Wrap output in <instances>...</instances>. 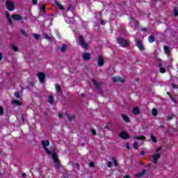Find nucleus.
I'll list each match as a JSON object with an SVG mask.
<instances>
[{"label": "nucleus", "instance_id": "7", "mask_svg": "<svg viewBox=\"0 0 178 178\" xmlns=\"http://www.w3.org/2000/svg\"><path fill=\"white\" fill-rule=\"evenodd\" d=\"M37 76H38L40 83H42L45 81V74H44V72H40L38 73Z\"/></svg>", "mask_w": 178, "mask_h": 178}, {"label": "nucleus", "instance_id": "28", "mask_svg": "<svg viewBox=\"0 0 178 178\" xmlns=\"http://www.w3.org/2000/svg\"><path fill=\"white\" fill-rule=\"evenodd\" d=\"M134 138L135 139V140H145V136H134Z\"/></svg>", "mask_w": 178, "mask_h": 178}, {"label": "nucleus", "instance_id": "22", "mask_svg": "<svg viewBox=\"0 0 178 178\" xmlns=\"http://www.w3.org/2000/svg\"><path fill=\"white\" fill-rule=\"evenodd\" d=\"M164 51H165V54L167 55V56H170V53L169 51V47L168 46H164Z\"/></svg>", "mask_w": 178, "mask_h": 178}, {"label": "nucleus", "instance_id": "5", "mask_svg": "<svg viewBox=\"0 0 178 178\" xmlns=\"http://www.w3.org/2000/svg\"><path fill=\"white\" fill-rule=\"evenodd\" d=\"M166 65V63L163 61H159V68L161 73H166V69L163 67Z\"/></svg>", "mask_w": 178, "mask_h": 178}, {"label": "nucleus", "instance_id": "16", "mask_svg": "<svg viewBox=\"0 0 178 178\" xmlns=\"http://www.w3.org/2000/svg\"><path fill=\"white\" fill-rule=\"evenodd\" d=\"M122 118L124 122H126V123H130V118L129 116L122 114Z\"/></svg>", "mask_w": 178, "mask_h": 178}, {"label": "nucleus", "instance_id": "9", "mask_svg": "<svg viewBox=\"0 0 178 178\" xmlns=\"http://www.w3.org/2000/svg\"><path fill=\"white\" fill-rule=\"evenodd\" d=\"M120 138H122V140H127L128 138H130V136L127 132L122 131L120 134Z\"/></svg>", "mask_w": 178, "mask_h": 178}, {"label": "nucleus", "instance_id": "46", "mask_svg": "<svg viewBox=\"0 0 178 178\" xmlns=\"http://www.w3.org/2000/svg\"><path fill=\"white\" fill-rule=\"evenodd\" d=\"M108 168H112V161H108L107 163Z\"/></svg>", "mask_w": 178, "mask_h": 178}, {"label": "nucleus", "instance_id": "37", "mask_svg": "<svg viewBox=\"0 0 178 178\" xmlns=\"http://www.w3.org/2000/svg\"><path fill=\"white\" fill-rule=\"evenodd\" d=\"M14 95L16 98H20V93L19 92H15Z\"/></svg>", "mask_w": 178, "mask_h": 178}, {"label": "nucleus", "instance_id": "64", "mask_svg": "<svg viewBox=\"0 0 178 178\" xmlns=\"http://www.w3.org/2000/svg\"><path fill=\"white\" fill-rule=\"evenodd\" d=\"M43 13H45V10H43Z\"/></svg>", "mask_w": 178, "mask_h": 178}, {"label": "nucleus", "instance_id": "2", "mask_svg": "<svg viewBox=\"0 0 178 178\" xmlns=\"http://www.w3.org/2000/svg\"><path fill=\"white\" fill-rule=\"evenodd\" d=\"M41 144L47 155H52V152L47 148V147H49V140H42Z\"/></svg>", "mask_w": 178, "mask_h": 178}, {"label": "nucleus", "instance_id": "54", "mask_svg": "<svg viewBox=\"0 0 178 178\" xmlns=\"http://www.w3.org/2000/svg\"><path fill=\"white\" fill-rule=\"evenodd\" d=\"M100 23H101V24H102V26H104L105 24V22H104V20H101Z\"/></svg>", "mask_w": 178, "mask_h": 178}, {"label": "nucleus", "instance_id": "39", "mask_svg": "<svg viewBox=\"0 0 178 178\" xmlns=\"http://www.w3.org/2000/svg\"><path fill=\"white\" fill-rule=\"evenodd\" d=\"M91 133H92V136H97V131H95V129H92Z\"/></svg>", "mask_w": 178, "mask_h": 178}, {"label": "nucleus", "instance_id": "29", "mask_svg": "<svg viewBox=\"0 0 178 178\" xmlns=\"http://www.w3.org/2000/svg\"><path fill=\"white\" fill-rule=\"evenodd\" d=\"M61 166L60 163H59V161H56L54 162V167L56 168V169H59Z\"/></svg>", "mask_w": 178, "mask_h": 178}, {"label": "nucleus", "instance_id": "38", "mask_svg": "<svg viewBox=\"0 0 178 178\" xmlns=\"http://www.w3.org/2000/svg\"><path fill=\"white\" fill-rule=\"evenodd\" d=\"M151 140L152 141H153V143H156V137H155L154 136H151Z\"/></svg>", "mask_w": 178, "mask_h": 178}, {"label": "nucleus", "instance_id": "51", "mask_svg": "<svg viewBox=\"0 0 178 178\" xmlns=\"http://www.w3.org/2000/svg\"><path fill=\"white\" fill-rule=\"evenodd\" d=\"M113 161H114V165L118 166V162L116 161V160L113 159Z\"/></svg>", "mask_w": 178, "mask_h": 178}, {"label": "nucleus", "instance_id": "52", "mask_svg": "<svg viewBox=\"0 0 178 178\" xmlns=\"http://www.w3.org/2000/svg\"><path fill=\"white\" fill-rule=\"evenodd\" d=\"M140 155H142V156L145 155V151H141L140 152Z\"/></svg>", "mask_w": 178, "mask_h": 178}, {"label": "nucleus", "instance_id": "21", "mask_svg": "<svg viewBox=\"0 0 178 178\" xmlns=\"http://www.w3.org/2000/svg\"><path fill=\"white\" fill-rule=\"evenodd\" d=\"M12 104L16 105L17 106H22V102L19 100H13Z\"/></svg>", "mask_w": 178, "mask_h": 178}, {"label": "nucleus", "instance_id": "20", "mask_svg": "<svg viewBox=\"0 0 178 178\" xmlns=\"http://www.w3.org/2000/svg\"><path fill=\"white\" fill-rule=\"evenodd\" d=\"M65 115L70 122H72L74 119V115H70L68 113H66Z\"/></svg>", "mask_w": 178, "mask_h": 178}, {"label": "nucleus", "instance_id": "62", "mask_svg": "<svg viewBox=\"0 0 178 178\" xmlns=\"http://www.w3.org/2000/svg\"><path fill=\"white\" fill-rule=\"evenodd\" d=\"M168 95H169V97L172 96V95H170V92H167Z\"/></svg>", "mask_w": 178, "mask_h": 178}, {"label": "nucleus", "instance_id": "25", "mask_svg": "<svg viewBox=\"0 0 178 178\" xmlns=\"http://www.w3.org/2000/svg\"><path fill=\"white\" fill-rule=\"evenodd\" d=\"M55 5L57 8H58V9H60V10H63V9H65L63 8V6H62V4L59 3L58 1H55Z\"/></svg>", "mask_w": 178, "mask_h": 178}, {"label": "nucleus", "instance_id": "31", "mask_svg": "<svg viewBox=\"0 0 178 178\" xmlns=\"http://www.w3.org/2000/svg\"><path fill=\"white\" fill-rule=\"evenodd\" d=\"M149 42H154L155 41V38L154 35H149L148 38Z\"/></svg>", "mask_w": 178, "mask_h": 178}, {"label": "nucleus", "instance_id": "42", "mask_svg": "<svg viewBox=\"0 0 178 178\" xmlns=\"http://www.w3.org/2000/svg\"><path fill=\"white\" fill-rule=\"evenodd\" d=\"M32 5H37L38 3V0H32Z\"/></svg>", "mask_w": 178, "mask_h": 178}, {"label": "nucleus", "instance_id": "3", "mask_svg": "<svg viewBox=\"0 0 178 178\" xmlns=\"http://www.w3.org/2000/svg\"><path fill=\"white\" fill-rule=\"evenodd\" d=\"M6 6L10 12H13V10H15V3L12 1V0H7L6 1Z\"/></svg>", "mask_w": 178, "mask_h": 178}, {"label": "nucleus", "instance_id": "34", "mask_svg": "<svg viewBox=\"0 0 178 178\" xmlns=\"http://www.w3.org/2000/svg\"><path fill=\"white\" fill-rule=\"evenodd\" d=\"M33 37L34 38H35L37 40H40V38H41V35L38 34V33H34L33 34Z\"/></svg>", "mask_w": 178, "mask_h": 178}, {"label": "nucleus", "instance_id": "4", "mask_svg": "<svg viewBox=\"0 0 178 178\" xmlns=\"http://www.w3.org/2000/svg\"><path fill=\"white\" fill-rule=\"evenodd\" d=\"M78 40L79 44L82 48H83V49H88V44L86 42V40H84V38H83V36H79Z\"/></svg>", "mask_w": 178, "mask_h": 178}, {"label": "nucleus", "instance_id": "23", "mask_svg": "<svg viewBox=\"0 0 178 178\" xmlns=\"http://www.w3.org/2000/svg\"><path fill=\"white\" fill-rule=\"evenodd\" d=\"M6 17L7 18L8 24H10V25L13 24V22H12V19H10V15H9V13H6Z\"/></svg>", "mask_w": 178, "mask_h": 178}, {"label": "nucleus", "instance_id": "53", "mask_svg": "<svg viewBox=\"0 0 178 178\" xmlns=\"http://www.w3.org/2000/svg\"><path fill=\"white\" fill-rule=\"evenodd\" d=\"M3 56H2V52H0V60H2Z\"/></svg>", "mask_w": 178, "mask_h": 178}, {"label": "nucleus", "instance_id": "59", "mask_svg": "<svg viewBox=\"0 0 178 178\" xmlns=\"http://www.w3.org/2000/svg\"><path fill=\"white\" fill-rule=\"evenodd\" d=\"M22 120L23 123H24V117L23 115L22 116Z\"/></svg>", "mask_w": 178, "mask_h": 178}, {"label": "nucleus", "instance_id": "15", "mask_svg": "<svg viewBox=\"0 0 178 178\" xmlns=\"http://www.w3.org/2000/svg\"><path fill=\"white\" fill-rule=\"evenodd\" d=\"M55 102V99H54V95H50L47 97V102L50 104V105H54V102Z\"/></svg>", "mask_w": 178, "mask_h": 178}, {"label": "nucleus", "instance_id": "14", "mask_svg": "<svg viewBox=\"0 0 178 178\" xmlns=\"http://www.w3.org/2000/svg\"><path fill=\"white\" fill-rule=\"evenodd\" d=\"M82 58L84 59V60H90V59H91V54L88 52L83 53Z\"/></svg>", "mask_w": 178, "mask_h": 178}, {"label": "nucleus", "instance_id": "18", "mask_svg": "<svg viewBox=\"0 0 178 178\" xmlns=\"http://www.w3.org/2000/svg\"><path fill=\"white\" fill-rule=\"evenodd\" d=\"M13 20H22V17L21 15H13L12 16Z\"/></svg>", "mask_w": 178, "mask_h": 178}, {"label": "nucleus", "instance_id": "44", "mask_svg": "<svg viewBox=\"0 0 178 178\" xmlns=\"http://www.w3.org/2000/svg\"><path fill=\"white\" fill-rule=\"evenodd\" d=\"M46 6H45V4H42V6H41V8H40V9H42V10H45V9H46Z\"/></svg>", "mask_w": 178, "mask_h": 178}, {"label": "nucleus", "instance_id": "32", "mask_svg": "<svg viewBox=\"0 0 178 178\" xmlns=\"http://www.w3.org/2000/svg\"><path fill=\"white\" fill-rule=\"evenodd\" d=\"M152 114L153 115V116H157L158 115V110H156V108H153L152 110Z\"/></svg>", "mask_w": 178, "mask_h": 178}, {"label": "nucleus", "instance_id": "27", "mask_svg": "<svg viewBox=\"0 0 178 178\" xmlns=\"http://www.w3.org/2000/svg\"><path fill=\"white\" fill-rule=\"evenodd\" d=\"M67 49V44H63L61 48H60V51L61 52H66Z\"/></svg>", "mask_w": 178, "mask_h": 178}, {"label": "nucleus", "instance_id": "63", "mask_svg": "<svg viewBox=\"0 0 178 178\" xmlns=\"http://www.w3.org/2000/svg\"><path fill=\"white\" fill-rule=\"evenodd\" d=\"M159 127H163V125H160Z\"/></svg>", "mask_w": 178, "mask_h": 178}, {"label": "nucleus", "instance_id": "10", "mask_svg": "<svg viewBox=\"0 0 178 178\" xmlns=\"http://www.w3.org/2000/svg\"><path fill=\"white\" fill-rule=\"evenodd\" d=\"M51 152L52 154V158H53V161L54 162H58L59 161V159L58 158V156H56V154L55 153V149L51 148Z\"/></svg>", "mask_w": 178, "mask_h": 178}, {"label": "nucleus", "instance_id": "19", "mask_svg": "<svg viewBox=\"0 0 178 178\" xmlns=\"http://www.w3.org/2000/svg\"><path fill=\"white\" fill-rule=\"evenodd\" d=\"M10 48L14 51V52H19V48L15 45V44H10Z\"/></svg>", "mask_w": 178, "mask_h": 178}, {"label": "nucleus", "instance_id": "33", "mask_svg": "<svg viewBox=\"0 0 178 178\" xmlns=\"http://www.w3.org/2000/svg\"><path fill=\"white\" fill-rule=\"evenodd\" d=\"M174 12V16L176 17V16H178V9L177 7H175L173 9Z\"/></svg>", "mask_w": 178, "mask_h": 178}, {"label": "nucleus", "instance_id": "35", "mask_svg": "<svg viewBox=\"0 0 178 178\" xmlns=\"http://www.w3.org/2000/svg\"><path fill=\"white\" fill-rule=\"evenodd\" d=\"M21 33L22 34V35H24V37H29V35L27 34V32L25 31L23 29L21 30Z\"/></svg>", "mask_w": 178, "mask_h": 178}, {"label": "nucleus", "instance_id": "1", "mask_svg": "<svg viewBox=\"0 0 178 178\" xmlns=\"http://www.w3.org/2000/svg\"><path fill=\"white\" fill-rule=\"evenodd\" d=\"M117 41L120 47H122V48H127L130 45V42H129V40L123 38H118L117 39Z\"/></svg>", "mask_w": 178, "mask_h": 178}, {"label": "nucleus", "instance_id": "41", "mask_svg": "<svg viewBox=\"0 0 178 178\" xmlns=\"http://www.w3.org/2000/svg\"><path fill=\"white\" fill-rule=\"evenodd\" d=\"M3 115V108L0 106V116H2Z\"/></svg>", "mask_w": 178, "mask_h": 178}, {"label": "nucleus", "instance_id": "55", "mask_svg": "<svg viewBox=\"0 0 178 178\" xmlns=\"http://www.w3.org/2000/svg\"><path fill=\"white\" fill-rule=\"evenodd\" d=\"M22 177H26L27 175H26V173L24 172L22 173Z\"/></svg>", "mask_w": 178, "mask_h": 178}, {"label": "nucleus", "instance_id": "49", "mask_svg": "<svg viewBox=\"0 0 178 178\" xmlns=\"http://www.w3.org/2000/svg\"><path fill=\"white\" fill-rule=\"evenodd\" d=\"M58 118H59L60 119H63V114H62V113H58Z\"/></svg>", "mask_w": 178, "mask_h": 178}, {"label": "nucleus", "instance_id": "48", "mask_svg": "<svg viewBox=\"0 0 178 178\" xmlns=\"http://www.w3.org/2000/svg\"><path fill=\"white\" fill-rule=\"evenodd\" d=\"M89 166H90V168H94V166H95V164L92 162L89 163Z\"/></svg>", "mask_w": 178, "mask_h": 178}, {"label": "nucleus", "instance_id": "8", "mask_svg": "<svg viewBox=\"0 0 178 178\" xmlns=\"http://www.w3.org/2000/svg\"><path fill=\"white\" fill-rule=\"evenodd\" d=\"M93 86L97 88V91H99V94H102V95H104V92L102 91V89L99 87V84L97 83V81L92 80Z\"/></svg>", "mask_w": 178, "mask_h": 178}, {"label": "nucleus", "instance_id": "58", "mask_svg": "<svg viewBox=\"0 0 178 178\" xmlns=\"http://www.w3.org/2000/svg\"><path fill=\"white\" fill-rule=\"evenodd\" d=\"M161 148L159 147V149H156V152H159V151H161Z\"/></svg>", "mask_w": 178, "mask_h": 178}, {"label": "nucleus", "instance_id": "40", "mask_svg": "<svg viewBox=\"0 0 178 178\" xmlns=\"http://www.w3.org/2000/svg\"><path fill=\"white\" fill-rule=\"evenodd\" d=\"M134 148L135 149H137L138 148V143H137V142H135V143H134Z\"/></svg>", "mask_w": 178, "mask_h": 178}, {"label": "nucleus", "instance_id": "50", "mask_svg": "<svg viewBox=\"0 0 178 178\" xmlns=\"http://www.w3.org/2000/svg\"><path fill=\"white\" fill-rule=\"evenodd\" d=\"M67 10H73V6H70L67 8Z\"/></svg>", "mask_w": 178, "mask_h": 178}, {"label": "nucleus", "instance_id": "45", "mask_svg": "<svg viewBox=\"0 0 178 178\" xmlns=\"http://www.w3.org/2000/svg\"><path fill=\"white\" fill-rule=\"evenodd\" d=\"M75 166L78 170H80V164L79 163H76Z\"/></svg>", "mask_w": 178, "mask_h": 178}, {"label": "nucleus", "instance_id": "56", "mask_svg": "<svg viewBox=\"0 0 178 178\" xmlns=\"http://www.w3.org/2000/svg\"><path fill=\"white\" fill-rule=\"evenodd\" d=\"M147 30H148V29H147V28L142 29V31H147Z\"/></svg>", "mask_w": 178, "mask_h": 178}, {"label": "nucleus", "instance_id": "17", "mask_svg": "<svg viewBox=\"0 0 178 178\" xmlns=\"http://www.w3.org/2000/svg\"><path fill=\"white\" fill-rule=\"evenodd\" d=\"M42 37H44L45 38V40H47L48 41H52V38H54V37L52 36H49L47 33H42Z\"/></svg>", "mask_w": 178, "mask_h": 178}, {"label": "nucleus", "instance_id": "57", "mask_svg": "<svg viewBox=\"0 0 178 178\" xmlns=\"http://www.w3.org/2000/svg\"><path fill=\"white\" fill-rule=\"evenodd\" d=\"M104 129H106L107 130H109V127H108V125H105Z\"/></svg>", "mask_w": 178, "mask_h": 178}, {"label": "nucleus", "instance_id": "43", "mask_svg": "<svg viewBox=\"0 0 178 178\" xmlns=\"http://www.w3.org/2000/svg\"><path fill=\"white\" fill-rule=\"evenodd\" d=\"M173 118H175L174 115H168V120H172V119H173Z\"/></svg>", "mask_w": 178, "mask_h": 178}, {"label": "nucleus", "instance_id": "13", "mask_svg": "<svg viewBox=\"0 0 178 178\" xmlns=\"http://www.w3.org/2000/svg\"><path fill=\"white\" fill-rule=\"evenodd\" d=\"M136 47L140 49V51H144V45L143 44V42L141 40H138L136 42Z\"/></svg>", "mask_w": 178, "mask_h": 178}, {"label": "nucleus", "instance_id": "24", "mask_svg": "<svg viewBox=\"0 0 178 178\" xmlns=\"http://www.w3.org/2000/svg\"><path fill=\"white\" fill-rule=\"evenodd\" d=\"M134 115H139L140 113V108L138 107H135L133 109Z\"/></svg>", "mask_w": 178, "mask_h": 178}, {"label": "nucleus", "instance_id": "30", "mask_svg": "<svg viewBox=\"0 0 178 178\" xmlns=\"http://www.w3.org/2000/svg\"><path fill=\"white\" fill-rule=\"evenodd\" d=\"M56 91L58 93H59L60 91H62V88H60L59 84H56Z\"/></svg>", "mask_w": 178, "mask_h": 178}, {"label": "nucleus", "instance_id": "11", "mask_svg": "<svg viewBox=\"0 0 178 178\" xmlns=\"http://www.w3.org/2000/svg\"><path fill=\"white\" fill-rule=\"evenodd\" d=\"M161 158V154H155L152 156V159H153V163L156 165L158 163V160Z\"/></svg>", "mask_w": 178, "mask_h": 178}, {"label": "nucleus", "instance_id": "6", "mask_svg": "<svg viewBox=\"0 0 178 178\" xmlns=\"http://www.w3.org/2000/svg\"><path fill=\"white\" fill-rule=\"evenodd\" d=\"M104 64H105V60H104V56H102V55L98 56V57H97V66L101 67Z\"/></svg>", "mask_w": 178, "mask_h": 178}, {"label": "nucleus", "instance_id": "12", "mask_svg": "<svg viewBox=\"0 0 178 178\" xmlns=\"http://www.w3.org/2000/svg\"><path fill=\"white\" fill-rule=\"evenodd\" d=\"M112 81L114 83H124V80H123L122 78L120 77H118V76H114L111 78Z\"/></svg>", "mask_w": 178, "mask_h": 178}, {"label": "nucleus", "instance_id": "61", "mask_svg": "<svg viewBox=\"0 0 178 178\" xmlns=\"http://www.w3.org/2000/svg\"><path fill=\"white\" fill-rule=\"evenodd\" d=\"M171 86H172V87H174V88H176V85H175L173 83H172Z\"/></svg>", "mask_w": 178, "mask_h": 178}, {"label": "nucleus", "instance_id": "60", "mask_svg": "<svg viewBox=\"0 0 178 178\" xmlns=\"http://www.w3.org/2000/svg\"><path fill=\"white\" fill-rule=\"evenodd\" d=\"M124 178H130V176L126 175V176L124 177Z\"/></svg>", "mask_w": 178, "mask_h": 178}, {"label": "nucleus", "instance_id": "26", "mask_svg": "<svg viewBox=\"0 0 178 178\" xmlns=\"http://www.w3.org/2000/svg\"><path fill=\"white\" fill-rule=\"evenodd\" d=\"M147 170H143L141 172H139L138 174L136 175L137 177H143L145 175V172Z\"/></svg>", "mask_w": 178, "mask_h": 178}, {"label": "nucleus", "instance_id": "47", "mask_svg": "<svg viewBox=\"0 0 178 178\" xmlns=\"http://www.w3.org/2000/svg\"><path fill=\"white\" fill-rule=\"evenodd\" d=\"M126 147L127 149H130V143L129 142L126 143Z\"/></svg>", "mask_w": 178, "mask_h": 178}, {"label": "nucleus", "instance_id": "36", "mask_svg": "<svg viewBox=\"0 0 178 178\" xmlns=\"http://www.w3.org/2000/svg\"><path fill=\"white\" fill-rule=\"evenodd\" d=\"M170 98L172 101V102H174V104H177V100H176L175 97H173L172 96H170Z\"/></svg>", "mask_w": 178, "mask_h": 178}]
</instances>
